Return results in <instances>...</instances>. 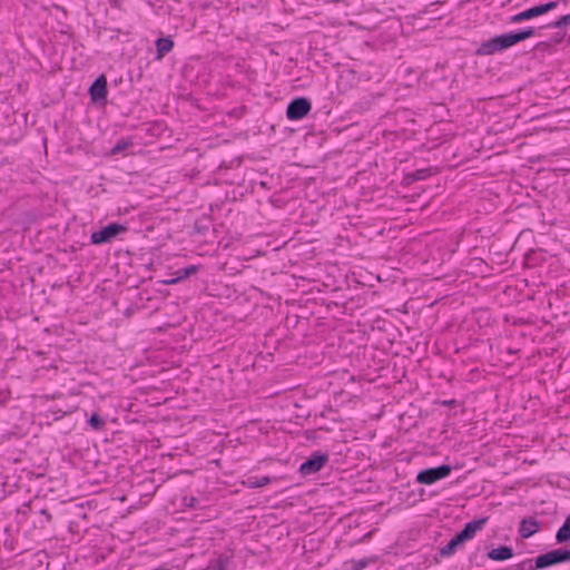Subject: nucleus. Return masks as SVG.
I'll return each instance as SVG.
<instances>
[{
    "label": "nucleus",
    "instance_id": "1",
    "mask_svg": "<svg viewBox=\"0 0 570 570\" xmlns=\"http://www.w3.org/2000/svg\"><path fill=\"white\" fill-rule=\"evenodd\" d=\"M535 33L537 30L533 27H529L528 29L518 32L503 33L483 41L476 49L475 53L478 56H491L531 38L535 36Z\"/></svg>",
    "mask_w": 570,
    "mask_h": 570
},
{
    "label": "nucleus",
    "instance_id": "2",
    "mask_svg": "<svg viewBox=\"0 0 570 570\" xmlns=\"http://www.w3.org/2000/svg\"><path fill=\"white\" fill-rule=\"evenodd\" d=\"M127 232V227L125 225L118 223H111L100 230L94 232L90 236L91 243L95 245H101L105 243L111 242L119 234Z\"/></svg>",
    "mask_w": 570,
    "mask_h": 570
},
{
    "label": "nucleus",
    "instance_id": "3",
    "mask_svg": "<svg viewBox=\"0 0 570 570\" xmlns=\"http://www.w3.org/2000/svg\"><path fill=\"white\" fill-rule=\"evenodd\" d=\"M452 468L448 464H442L436 468L425 469L419 472L416 482L420 484H433L436 481L443 480L451 474Z\"/></svg>",
    "mask_w": 570,
    "mask_h": 570
},
{
    "label": "nucleus",
    "instance_id": "4",
    "mask_svg": "<svg viewBox=\"0 0 570 570\" xmlns=\"http://www.w3.org/2000/svg\"><path fill=\"white\" fill-rule=\"evenodd\" d=\"M327 462V453L320 451L314 452L304 463L301 464L299 472L304 476L315 474L321 471Z\"/></svg>",
    "mask_w": 570,
    "mask_h": 570
},
{
    "label": "nucleus",
    "instance_id": "5",
    "mask_svg": "<svg viewBox=\"0 0 570 570\" xmlns=\"http://www.w3.org/2000/svg\"><path fill=\"white\" fill-rule=\"evenodd\" d=\"M568 560H570V549H556L539 556L535 559V568L543 569L557 563L566 562Z\"/></svg>",
    "mask_w": 570,
    "mask_h": 570
},
{
    "label": "nucleus",
    "instance_id": "6",
    "mask_svg": "<svg viewBox=\"0 0 570 570\" xmlns=\"http://www.w3.org/2000/svg\"><path fill=\"white\" fill-rule=\"evenodd\" d=\"M557 7H558L557 1H550L548 3L539 4V6L529 8L524 11H521V12L512 16L510 20L512 23H520L522 21L530 20L532 18L544 14V13L556 9Z\"/></svg>",
    "mask_w": 570,
    "mask_h": 570
},
{
    "label": "nucleus",
    "instance_id": "7",
    "mask_svg": "<svg viewBox=\"0 0 570 570\" xmlns=\"http://www.w3.org/2000/svg\"><path fill=\"white\" fill-rule=\"evenodd\" d=\"M311 109H312V104L307 98H305V97L295 98L287 106L286 117L289 120H301L305 116H307V114L311 111Z\"/></svg>",
    "mask_w": 570,
    "mask_h": 570
},
{
    "label": "nucleus",
    "instance_id": "8",
    "mask_svg": "<svg viewBox=\"0 0 570 570\" xmlns=\"http://www.w3.org/2000/svg\"><path fill=\"white\" fill-rule=\"evenodd\" d=\"M488 521V518H481V519H476V520H472L470 522H468L463 530H461L459 533H456L459 535L460 539H462L463 543L473 539L475 533L481 531L483 529V527L485 525Z\"/></svg>",
    "mask_w": 570,
    "mask_h": 570
},
{
    "label": "nucleus",
    "instance_id": "9",
    "mask_svg": "<svg viewBox=\"0 0 570 570\" xmlns=\"http://www.w3.org/2000/svg\"><path fill=\"white\" fill-rule=\"evenodd\" d=\"M488 521V518H481V519H476V520H472L470 522H468L463 530H461L459 533H456L459 535L460 539H462L463 543L473 539L475 533L481 531L483 529V527L485 525Z\"/></svg>",
    "mask_w": 570,
    "mask_h": 570
},
{
    "label": "nucleus",
    "instance_id": "10",
    "mask_svg": "<svg viewBox=\"0 0 570 570\" xmlns=\"http://www.w3.org/2000/svg\"><path fill=\"white\" fill-rule=\"evenodd\" d=\"M89 94L94 101L105 100L108 94L107 79L104 75L99 76L90 86Z\"/></svg>",
    "mask_w": 570,
    "mask_h": 570
},
{
    "label": "nucleus",
    "instance_id": "11",
    "mask_svg": "<svg viewBox=\"0 0 570 570\" xmlns=\"http://www.w3.org/2000/svg\"><path fill=\"white\" fill-rule=\"evenodd\" d=\"M540 529L541 522L533 517H528L520 522L519 533L523 539H528L539 532Z\"/></svg>",
    "mask_w": 570,
    "mask_h": 570
},
{
    "label": "nucleus",
    "instance_id": "12",
    "mask_svg": "<svg viewBox=\"0 0 570 570\" xmlns=\"http://www.w3.org/2000/svg\"><path fill=\"white\" fill-rule=\"evenodd\" d=\"M514 552L511 547L501 546L499 548L492 549L488 552V558L494 561H504L511 559Z\"/></svg>",
    "mask_w": 570,
    "mask_h": 570
},
{
    "label": "nucleus",
    "instance_id": "13",
    "mask_svg": "<svg viewBox=\"0 0 570 570\" xmlns=\"http://www.w3.org/2000/svg\"><path fill=\"white\" fill-rule=\"evenodd\" d=\"M463 544V541L462 539L459 538L458 534H455L446 546H444L441 550H440V554L441 557L443 558H449L451 556H453L458 549Z\"/></svg>",
    "mask_w": 570,
    "mask_h": 570
},
{
    "label": "nucleus",
    "instance_id": "14",
    "mask_svg": "<svg viewBox=\"0 0 570 570\" xmlns=\"http://www.w3.org/2000/svg\"><path fill=\"white\" fill-rule=\"evenodd\" d=\"M174 41L170 38H159L156 41L157 59H163L168 52L171 51Z\"/></svg>",
    "mask_w": 570,
    "mask_h": 570
},
{
    "label": "nucleus",
    "instance_id": "15",
    "mask_svg": "<svg viewBox=\"0 0 570 570\" xmlns=\"http://www.w3.org/2000/svg\"><path fill=\"white\" fill-rule=\"evenodd\" d=\"M556 540L558 543L570 541V514L566 518L563 524L557 531Z\"/></svg>",
    "mask_w": 570,
    "mask_h": 570
},
{
    "label": "nucleus",
    "instance_id": "16",
    "mask_svg": "<svg viewBox=\"0 0 570 570\" xmlns=\"http://www.w3.org/2000/svg\"><path fill=\"white\" fill-rule=\"evenodd\" d=\"M199 267L197 265H189L187 267L180 268L176 271V275L178 276V279L183 281L188 278L189 276L196 274L198 272Z\"/></svg>",
    "mask_w": 570,
    "mask_h": 570
},
{
    "label": "nucleus",
    "instance_id": "17",
    "mask_svg": "<svg viewBox=\"0 0 570 570\" xmlns=\"http://www.w3.org/2000/svg\"><path fill=\"white\" fill-rule=\"evenodd\" d=\"M89 424L94 430L101 431L104 430L106 422L98 413H94L89 419Z\"/></svg>",
    "mask_w": 570,
    "mask_h": 570
},
{
    "label": "nucleus",
    "instance_id": "18",
    "mask_svg": "<svg viewBox=\"0 0 570 570\" xmlns=\"http://www.w3.org/2000/svg\"><path fill=\"white\" fill-rule=\"evenodd\" d=\"M129 146H131V142L125 139L119 140L111 149L112 155H117L124 150H126Z\"/></svg>",
    "mask_w": 570,
    "mask_h": 570
},
{
    "label": "nucleus",
    "instance_id": "19",
    "mask_svg": "<svg viewBox=\"0 0 570 570\" xmlns=\"http://www.w3.org/2000/svg\"><path fill=\"white\" fill-rule=\"evenodd\" d=\"M248 482L250 484L252 488H263L265 485H267L269 482H271V478L269 476H262V478H258V479H248Z\"/></svg>",
    "mask_w": 570,
    "mask_h": 570
},
{
    "label": "nucleus",
    "instance_id": "20",
    "mask_svg": "<svg viewBox=\"0 0 570 570\" xmlns=\"http://www.w3.org/2000/svg\"><path fill=\"white\" fill-rule=\"evenodd\" d=\"M570 24V13L560 17L558 20H556L551 26L553 28H563L566 26Z\"/></svg>",
    "mask_w": 570,
    "mask_h": 570
},
{
    "label": "nucleus",
    "instance_id": "21",
    "mask_svg": "<svg viewBox=\"0 0 570 570\" xmlns=\"http://www.w3.org/2000/svg\"><path fill=\"white\" fill-rule=\"evenodd\" d=\"M515 570H533V566L531 563V560L523 561L520 563Z\"/></svg>",
    "mask_w": 570,
    "mask_h": 570
},
{
    "label": "nucleus",
    "instance_id": "22",
    "mask_svg": "<svg viewBox=\"0 0 570 570\" xmlns=\"http://www.w3.org/2000/svg\"><path fill=\"white\" fill-rule=\"evenodd\" d=\"M179 282H180V279H178V276L176 275V277L170 278V279H166L163 283L166 284V285H174V284H177Z\"/></svg>",
    "mask_w": 570,
    "mask_h": 570
},
{
    "label": "nucleus",
    "instance_id": "23",
    "mask_svg": "<svg viewBox=\"0 0 570 570\" xmlns=\"http://www.w3.org/2000/svg\"><path fill=\"white\" fill-rule=\"evenodd\" d=\"M424 173H425V170H417V171L415 173V178H416V179H423V178H425V174H424Z\"/></svg>",
    "mask_w": 570,
    "mask_h": 570
},
{
    "label": "nucleus",
    "instance_id": "24",
    "mask_svg": "<svg viewBox=\"0 0 570 570\" xmlns=\"http://www.w3.org/2000/svg\"><path fill=\"white\" fill-rule=\"evenodd\" d=\"M218 570H225V562L223 560H218Z\"/></svg>",
    "mask_w": 570,
    "mask_h": 570
},
{
    "label": "nucleus",
    "instance_id": "25",
    "mask_svg": "<svg viewBox=\"0 0 570 570\" xmlns=\"http://www.w3.org/2000/svg\"><path fill=\"white\" fill-rule=\"evenodd\" d=\"M41 513L43 514V517H47L48 520H51V514L47 510L43 509Z\"/></svg>",
    "mask_w": 570,
    "mask_h": 570
},
{
    "label": "nucleus",
    "instance_id": "26",
    "mask_svg": "<svg viewBox=\"0 0 570 570\" xmlns=\"http://www.w3.org/2000/svg\"><path fill=\"white\" fill-rule=\"evenodd\" d=\"M195 501H196V499L193 498L191 501H190V507H194V502Z\"/></svg>",
    "mask_w": 570,
    "mask_h": 570
}]
</instances>
